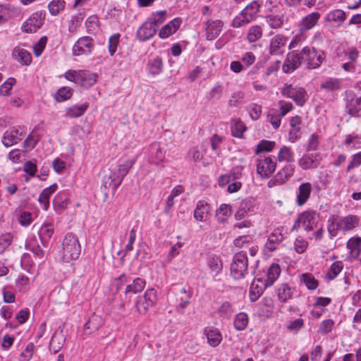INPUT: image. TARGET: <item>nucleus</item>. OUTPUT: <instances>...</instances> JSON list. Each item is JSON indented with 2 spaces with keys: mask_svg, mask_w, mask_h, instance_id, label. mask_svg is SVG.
<instances>
[{
  "mask_svg": "<svg viewBox=\"0 0 361 361\" xmlns=\"http://www.w3.org/2000/svg\"><path fill=\"white\" fill-rule=\"evenodd\" d=\"M358 223L359 219L355 216L348 215L340 219L333 216L328 220L327 230L331 236L335 237L339 231L345 233L353 230Z\"/></svg>",
  "mask_w": 361,
  "mask_h": 361,
  "instance_id": "nucleus-1",
  "label": "nucleus"
},
{
  "mask_svg": "<svg viewBox=\"0 0 361 361\" xmlns=\"http://www.w3.org/2000/svg\"><path fill=\"white\" fill-rule=\"evenodd\" d=\"M81 247L78 238L68 233L62 242L61 259L65 262H71L77 259L80 254Z\"/></svg>",
  "mask_w": 361,
  "mask_h": 361,
  "instance_id": "nucleus-2",
  "label": "nucleus"
},
{
  "mask_svg": "<svg viewBox=\"0 0 361 361\" xmlns=\"http://www.w3.org/2000/svg\"><path fill=\"white\" fill-rule=\"evenodd\" d=\"M301 54L304 63L310 69L319 68L326 58L323 50L310 46L304 47L301 50Z\"/></svg>",
  "mask_w": 361,
  "mask_h": 361,
  "instance_id": "nucleus-3",
  "label": "nucleus"
},
{
  "mask_svg": "<svg viewBox=\"0 0 361 361\" xmlns=\"http://www.w3.org/2000/svg\"><path fill=\"white\" fill-rule=\"evenodd\" d=\"M157 293L154 288L147 289L145 293L138 296L135 301V307L140 314H145L157 302Z\"/></svg>",
  "mask_w": 361,
  "mask_h": 361,
  "instance_id": "nucleus-4",
  "label": "nucleus"
},
{
  "mask_svg": "<svg viewBox=\"0 0 361 361\" xmlns=\"http://www.w3.org/2000/svg\"><path fill=\"white\" fill-rule=\"evenodd\" d=\"M248 259L243 252L236 253L231 264V274L235 279L244 278L248 273Z\"/></svg>",
  "mask_w": 361,
  "mask_h": 361,
  "instance_id": "nucleus-5",
  "label": "nucleus"
},
{
  "mask_svg": "<svg viewBox=\"0 0 361 361\" xmlns=\"http://www.w3.org/2000/svg\"><path fill=\"white\" fill-rule=\"evenodd\" d=\"M283 97L292 99L297 105L302 106L307 101L309 96L305 90L299 86L286 84L281 91Z\"/></svg>",
  "mask_w": 361,
  "mask_h": 361,
  "instance_id": "nucleus-6",
  "label": "nucleus"
},
{
  "mask_svg": "<svg viewBox=\"0 0 361 361\" xmlns=\"http://www.w3.org/2000/svg\"><path fill=\"white\" fill-rule=\"evenodd\" d=\"M257 173L262 178H269L275 171L276 161L271 157H264L256 161Z\"/></svg>",
  "mask_w": 361,
  "mask_h": 361,
  "instance_id": "nucleus-7",
  "label": "nucleus"
},
{
  "mask_svg": "<svg viewBox=\"0 0 361 361\" xmlns=\"http://www.w3.org/2000/svg\"><path fill=\"white\" fill-rule=\"evenodd\" d=\"M258 209L256 200L252 197L242 200L235 213V219L241 220L249 214H255Z\"/></svg>",
  "mask_w": 361,
  "mask_h": 361,
  "instance_id": "nucleus-8",
  "label": "nucleus"
},
{
  "mask_svg": "<svg viewBox=\"0 0 361 361\" xmlns=\"http://www.w3.org/2000/svg\"><path fill=\"white\" fill-rule=\"evenodd\" d=\"M44 13L37 11L32 13L22 25V30L27 33L35 32L44 23Z\"/></svg>",
  "mask_w": 361,
  "mask_h": 361,
  "instance_id": "nucleus-9",
  "label": "nucleus"
},
{
  "mask_svg": "<svg viewBox=\"0 0 361 361\" xmlns=\"http://www.w3.org/2000/svg\"><path fill=\"white\" fill-rule=\"evenodd\" d=\"M303 227L306 231H312L316 226V213L308 210L301 213L295 223L294 227Z\"/></svg>",
  "mask_w": 361,
  "mask_h": 361,
  "instance_id": "nucleus-10",
  "label": "nucleus"
},
{
  "mask_svg": "<svg viewBox=\"0 0 361 361\" xmlns=\"http://www.w3.org/2000/svg\"><path fill=\"white\" fill-rule=\"evenodd\" d=\"M93 45V39L91 37H80L73 47V54L74 56L90 54L92 52Z\"/></svg>",
  "mask_w": 361,
  "mask_h": 361,
  "instance_id": "nucleus-11",
  "label": "nucleus"
},
{
  "mask_svg": "<svg viewBox=\"0 0 361 361\" xmlns=\"http://www.w3.org/2000/svg\"><path fill=\"white\" fill-rule=\"evenodd\" d=\"M288 38L282 35L274 36L269 42V54L274 56L282 55L285 52Z\"/></svg>",
  "mask_w": 361,
  "mask_h": 361,
  "instance_id": "nucleus-12",
  "label": "nucleus"
},
{
  "mask_svg": "<svg viewBox=\"0 0 361 361\" xmlns=\"http://www.w3.org/2000/svg\"><path fill=\"white\" fill-rule=\"evenodd\" d=\"M295 172V166L292 164L285 165L271 180L268 185L272 187L275 185H281L287 181Z\"/></svg>",
  "mask_w": 361,
  "mask_h": 361,
  "instance_id": "nucleus-13",
  "label": "nucleus"
},
{
  "mask_svg": "<svg viewBox=\"0 0 361 361\" xmlns=\"http://www.w3.org/2000/svg\"><path fill=\"white\" fill-rule=\"evenodd\" d=\"M283 240V235L282 234L281 230L279 228L274 229V231L269 235L268 239L264 244V251L267 254L269 252H272L276 250Z\"/></svg>",
  "mask_w": 361,
  "mask_h": 361,
  "instance_id": "nucleus-14",
  "label": "nucleus"
},
{
  "mask_svg": "<svg viewBox=\"0 0 361 361\" xmlns=\"http://www.w3.org/2000/svg\"><path fill=\"white\" fill-rule=\"evenodd\" d=\"M321 159L322 157L319 153L306 154L298 159V165L303 170L316 169L319 166Z\"/></svg>",
  "mask_w": 361,
  "mask_h": 361,
  "instance_id": "nucleus-15",
  "label": "nucleus"
},
{
  "mask_svg": "<svg viewBox=\"0 0 361 361\" xmlns=\"http://www.w3.org/2000/svg\"><path fill=\"white\" fill-rule=\"evenodd\" d=\"M321 18L319 12H312L304 16L298 23V30L301 32H307L312 29Z\"/></svg>",
  "mask_w": 361,
  "mask_h": 361,
  "instance_id": "nucleus-16",
  "label": "nucleus"
},
{
  "mask_svg": "<svg viewBox=\"0 0 361 361\" xmlns=\"http://www.w3.org/2000/svg\"><path fill=\"white\" fill-rule=\"evenodd\" d=\"M157 29L152 23L147 20L137 30L136 36L140 42L151 39L157 32Z\"/></svg>",
  "mask_w": 361,
  "mask_h": 361,
  "instance_id": "nucleus-17",
  "label": "nucleus"
},
{
  "mask_svg": "<svg viewBox=\"0 0 361 361\" xmlns=\"http://www.w3.org/2000/svg\"><path fill=\"white\" fill-rule=\"evenodd\" d=\"M302 62L303 58H302L301 51L299 53H294L288 54L284 64L283 65V71L285 73H291L297 68H298Z\"/></svg>",
  "mask_w": 361,
  "mask_h": 361,
  "instance_id": "nucleus-18",
  "label": "nucleus"
},
{
  "mask_svg": "<svg viewBox=\"0 0 361 361\" xmlns=\"http://www.w3.org/2000/svg\"><path fill=\"white\" fill-rule=\"evenodd\" d=\"M207 342L212 347L218 346L222 341V334L219 329L214 326H207L204 330Z\"/></svg>",
  "mask_w": 361,
  "mask_h": 361,
  "instance_id": "nucleus-19",
  "label": "nucleus"
},
{
  "mask_svg": "<svg viewBox=\"0 0 361 361\" xmlns=\"http://www.w3.org/2000/svg\"><path fill=\"white\" fill-rule=\"evenodd\" d=\"M224 23L219 20H208L207 23V39L213 40L217 37L223 30Z\"/></svg>",
  "mask_w": 361,
  "mask_h": 361,
  "instance_id": "nucleus-20",
  "label": "nucleus"
},
{
  "mask_svg": "<svg viewBox=\"0 0 361 361\" xmlns=\"http://www.w3.org/2000/svg\"><path fill=\"white\" fill-rule=\"evenodd\" d=\"M180 24L181 20L180 18H174L160 30L159 37L161 39L168 38L177 31L180 26Z\"/></svg>",
  "mask_w": 361,
  "mask_h": 361,
  "instance_id": "nucleus-21",
  "label": "nucleus"
},
{
  "mask_svg": "<svg viewBox=\"0 0 361 361\" xmlns=\"http://www.w3.org/2000/svg\"><path fill=\"white\" fill-rule=\"evenodd\" d=\"M21 133L17 128H13L8 130L4 134L2 137V143L6 147H11L17 144L21 140Z\"/></svg>",
  "mask_w": 361,
  "mask_h": 361,
  "instance_id": "nucleus-22",
  "label": "nucleus"
},
{
  "mask_svg": "<svg viewBox=\"0 0 361 361\" xmlns=\"http://www.w3.org/2000/svg\"><path fill=\"white\" fill-rule=\"evenodd\" d=\"M312 189V187L310 183H304L300 185L296 195L298 205L302 206L308 200Z\"/></svg>",
  "mask_w": 361,
  "mask_h": 361,
  "instance_id": "nucleus-23",
  "label": "nucleus"
},
{
  "mask_svg": "<svg viewBox=\"0 0 361 361\" xmlns=\"http://www.w3.org/2000/svg\"><path fill=\"white\" fill-rule=\"evenodd\" d=\"M209 209L207 202L199 201L194 211V218L198 221H206L209 215Z\"/></svg>",
  "mask_w": 361,
  "mask_h": 361,
  "instance_id": "nucleus-24",
  "label": "nucleus"
},
{
  "mask_svg": "<svg viewBox=\"0 0 361 361\" xmlns=\"http://www.w3.org/2000/svg\"><path fill=\"white\" fill-rule=\"evenodd\" d=\"M165 157L164 151L157 145H152L149 147V162L158 165L162 162Z\"/></svg>",
  "mask_w": 361,
  "mask_h": 361,
  "instance_id": "nucleus-25",
  "label": "nucleus"
},
{
  "mask_svg": "<svg viewBox=\"0 0 361 361\" xmlns=\"http://www.w3.org/2000/svg\"><path fill=\"white\" fill-rule=\"evenodd\" d=\"M89 107V104L85 102L82 104L73 105L65 109V116L66 118H78L82 116Z\"/></svg>",
  "mask_w": 361,
  "mask_h": 361,
  "instance_id": "nucleus-26",
  "label": "nucleus"
},
{
  "mask_svg": "<svg viewBox=\"0 0 361 361\" xmlns=\"http://www.w3.org/2000/svg\"><path fill=\"white\" fill-rule=\"evenodd\" d=\"M281 274V268L277 264H272L268 269L266 279L264 281L265 287L271 286Z\"/></svg>",
  "mask_w": 361,
  "mask_h": 361,
  "instance_id": "nucleus-27",
  "label": "nucleus"
},
{
  "mask_svg": "<svg viewBox=\"0 0 361 361\" xmlns=\"http://www.w3.org/2000/svg\"><path fill=\"white\" fill-rule=\"evenodd\" d=\"M347 248L349 250L350 256L353 259H357L361 252V238L353 237L347 243Z\"/></svg>",
  "mask_w": 361,
  "mask_h": 361,
  "instance_id": "nucleus-28",
  "label": "nucleus"
},
{
  "mask_svg": "<svg viewBox=\"0 0 361 361\" xmlns=\"http://www.w3.org/2000/svg\"><path fill=\"white\" fill-rule=\"evenodd\" d=\"M13 56L22 65L27 66L32 61L30 52L20 47H16L13 50Z\"/></svg>",
  "mask_w": 361,
  "mask_h": 361,
  "instance_id": "nucleus-29",
  "label": "nucleus"
},
{
  "mask_svg": "<svg viewBox=\"0 0 361 361\" xmlns=\"http://www.w3.org/2000/svg\"><path fill=\"white\" fill-rule=\"evenodd\" d=\"M97 80V75L87 71L82 70L78 85L89 88L94 85Z\"/></svg>",
  "mask_w": 361,
  "mask_h": 361,
  "instance_id": "nucleus-30",
  "label": "nucleus"
},
{
  "mask_svg": "<svg viewBox=\"0 0 361 361\" xmlns=\"http://www.w3.org/2000/svg\"><path fill=\"white\" fill-rule=\"evenodd\" d=\"M65 343V337L62 333V331H55L51 337L49 343V348L51 350L54 351V353L59 352L62 347L63 346Z\"/></svg>",
  "mask_w": 361,
  "mask_h": 361,
  "instance_id": "nucleus-31",
  "label": "nucleus"
},
{
  "mask_svg": "<svg viewBox=\"0 0 361 361\" xmlns=\"http://www.w3.org/2000/svg\"><path fill=\"white\" fill-rule=\"evenodd\" d=\"M163 66V61L160 57L152 59L149 60L147 65L148 73L152 75H159L162 72Z\"/></svg>",
  "mask_w": 361,
  "mask_h": 361,
  "instance_id": "nucleus-32",
  "label": "nucleus"
},
{
  "mask_svg": "<svg viewBox=\"0 0 361 361\" xmlns=\"http://www.w3.org/2000/svg\"><path fill=\"white\" fill-rule=\"evenodd\" d=\"M277 160L279 162L286 161L288 163L293 162L295 160L294 152L292 148L288 146L283 145L280 147L277 154Z\"/></svg>",
  "mask_w": 361,
  "mask_h": 361,
  "instance_id": "nucleus-33",
  "label": "nucleus"
},
{
  "mask_svg": "<svg viewBox=\"0 0 361 361\" xmlns=\"http://www.w3.org/2000/svg\"><path fill=\"white\" fill-rule=\"evenodd\" d=\"M343 269V264L341 261L334 262L325 274L324 279L330 281L336 279Z\"/></svg>",
  "mask_w": 361,
  "mask_h": 361,
  "instance_id": "nucleus-34",
  "label": "nucleus"
},
{
  "mask_svg": "<svg viewBox=\"0 0 361 361\" xmlns=\"http://www.w3.org/2000/svg\"><path fill=\"white\" fill-rule=\"evenodd\" d=\"M180 298L178 299V304L176 307V310L178 312H183L190 303L192 293L185 288H183L180 290Z\"/></svg>",
  "mask_w": 361,
  "mask_h": 361,
  "instance_id": "nucleus-35",
  "label": "nucleus"
},
{
  "mask_svg": "<svg viewBox=\"0 0 361 361\" xmlns=\"http://www.w3.org/2000/svg\"><path fill=\"white\" fill-rule=\"evenodd\" d=\"M346 19L345 13L341 9H335L329 11L326 16V20L328 22L337 23L341 25Z\"/></svg>",
  "mask_w": 361,
  "mask_h": 361,
  "instance_id": "nucleus-36",
  "label": "nucleus"
},
{
  "mask_svg": "<svg viewBox=\"0 0 361 361\" xmlns=\"http://www.w3.org/2000/svg\"><path fill=\"white\" fill-rule=\"evenodd\" d=\"M262 283V280L258 279L257 281H253L250 288V299L252 302L257 301L259 298L262 295L264 288H266L264 284L259 286L258 283Z\"/></svg>",
  "mask_w": 361,
  "mask_h": 361,
  "instance_id": "nucleus-37",
  "label": "nucleus"
},
{
  "mask_svg": "<svg viewBox=\"0 0 361 361\" xmlns=\"http://www.w3.org/2000/svg\"><path fill=\"white\" fill-rule=\"evenodd\" d=\"M146 282L144 279L140 278L135 279L133 282L128 284L125 290L126 293L135 294L141 292L145 287Z\"/></svg>",
  "mask_w": 361,
  "mask_h": 361,
  "instance_id": "nucleus-38",
  "label": "nucleus"
},
{
  "mask_svg": "<svg viewBox=\"0 0 361 361\" xmlns=\"http://www.w3.org/2000/svg\"><path fill=\"white\" fill-rule=\"evenodd\" d=\"M54 233V225L50 223H44L39 231V236L43 244L46 243Z\"/></svg>",
  "mask_w": 361,
  "mask_h": 361,
  "instance_id": "nucleus-39",
  "label": "nucleus"
},
{
  "mask_svg": "<svg viewBox=\"0 0 361 361\" xmlns=\"http://www.w3.org/2000/svg\"><path fill=\"white\" fill-rule=\"evenodd\" d=\"M207 266L211 273L217 275L223 268V263L219 257L212 255L208 258Z\"/></svg>",
  "mask_w": 361,
  "mask_h": 361,
  "instance_id": "nucleus-40",
  "label": "nucleus"
},
{
  "mask_svg": "<svg viewBox=\"0 0 361 361\" xmlns=\"http://www.w3.org/2000/svg\"><path fill=\"white\" fill-rule=\"evenodd\" d=\"M278 298L281 302H286L293 297V290L287 284H281L277 288Z\"/></svg>",
  "mask_w": 361,
  "mask_h": 361,
  "instance_id": "nucleus-41",
  "label": "nucleus"
},
{
  "mask_svg": "<svg viewBox=\"0 0 361 361\" xmlns=\"http://www.w3.org/2000/svg\"><path fill=\"white\" fill-rule=\"evenodd\" d=\"M232 214V207L230 204H222L216 212V217L219 222H224Z\"/></svg>",
  "mask_w": 361,
  "mask_h": 361,
  "instance_id": "nucleus-42",
  "label": "nucleus"
},
{
  "mask_svg": "<svg viewBox=\"0 0 361 361\" xmlns=\"http://www.w3.org/2000/svg\"><path fill=\"white\" fill-rule=\"evenodd\" d=\"M109 178L110 179V181H104L103 183L104 188H108L112 186L114 190H116L121 184L124 178L121 176L118 173V171H115L110 173Z\"/></svg>",
  "mask_w": 361,
  "mask_h": 361,
  "instance_id": "nucleus-43",
  "label": "nucleus"
},
{
  "mask_svg": "<svg viewBox=\"0 0 361 361\" xmlns=\"http://www.w3.org/2000/svg\"><path fill=\"white\" fill-rule=\"evenodd\" d=\"M248 322V315L243 312H239L235 317L233 322L234 327L238 331H243L247 327Z\"/></svg>",
  "mask_w": 361,
  "mask_h": 361,
  "instance_id": "nucleus-44",
  "label": "nucleus"
},
{
  "mask_svg": "<svg viewBox=\"0 0 361 361\" xmlns=\"http://www.w3.org/2000/svg\"><path fill=\"white\" fill-rule=\"evenodd\" d=\"M240 176L241 173L239 171H234L231 173L221 175L219 178V185L221 188L225 187L226 185H229L231 181L238 179Z\"/></svg>",
  "mask_w": 361,
  "mask_h": 361,
  "instance_id": "nucleus-45",
  "label": "nucleus"
},
{
  "mask_svg": "<svg viewBox=\"0 0 361 361\" xmlns=\"http://www.w3.org/2000/svg\"><path fill=\"white\" fill-rule=\"evenodd\" d=\"M347 111L353 116H361V96L350 101L347 106Z\"/></svg>",
  "mask_w": 361,
  "mask_h": 361,
  "instance_id": "nucleus-46",
  "label": "nucleus"
},
{
  "mask_svg": "<svg viewBox=\"0 0 361 361\" xmlns=\"http://www.w3.org/2000/svg\"><path fill=\"white\" fill-rule=\"evenodd\" d=\"M300 281L303 283L309 290H315L319 285L318 281L309 273L302 274L300 276Z\"/></svg>",
  "mask_w": 361,
  "mask_h": 361,
  "instance_id": "nucleus-47",
  "label": "nucleus"
},
{
  "mask_svg": "<svg viewBox=\"0 0 361 361\" xmlns=\"http://www.w3.org/2000/svg\"><path fill=\"white\" fill-rule=\"evenodd\" d=\"M262 36V28L259 25L251 26L247 32V39L250 43L255 42Z\"/></svg>",
  "mask_w": 361,
  "mask_h": 361,
  "instance_id": "nucleus-48",
  "label": "nucleus"
},
{
  "mask_svg": "<svg viewBox=\"0 0 361 361\" xmlns=\"http://www.w3.org/2000/svg\"><path fill=\"white\" fill-rule=\"evenodd\" d=\"M65 6L64 0H52L48 4V9L51 16H56L64 9Z\"/></svg>",
  "mask_w": 361,
  "mask_h": 361,
  "instance_id": "nucleus-49",
  "label": "nucleus"
},
{
  "mask_svg": "<svg viewBox=\"0 0 361 361\" xmlns=\"http://www.w3.org/2000/svg\"><path fill=\"white\" fill-rule=\"evenodd\" d=\"M73 94V90L68 87H61L55 94L54 98L57 102H63L69 99Z\"/></svg>",
  "mask_w": 361,
  "mask_h": 361,
  "instance_id": "nucleus-50",
  "label": "nucleus"
},
{
  "mask_svg": "<svg viewBox=\"0 0 361 361\" xmlns=\"http://www.w3.org/2000/svg\"><path fill=\"white\" fill-rule=\"evenodd\" d=\"M245 93L241 91H237L232 93L228 104L230 107H238L244 103Z\"/></svg>",
  "mask_w": 361,
  "mask_h": 361,
  "instance_id": "nucleus-51",
  "label": "nucleus"
},
{
  "mask_svg": "<svg viewBox=\"0 0 361 361\" xmlns=\"http://www.w3.org/2000/svg\"><path fill=\"white\" fill-rule=\"evenodd\" d=\"M266 22L272 29H279L283 24V16L279 15H269L265 17Z\"/></svg>",
  "mask_w": 361,
  "mask_h": 361,
  "instance_id": "nucleus-52",
  "label": "nucleus"
},
{
  "mask_svg": "<svg viewBox=\"0 0 361 361\" xmlns=\"http://www.w3.org/2000/svg\"><path fill=\"white\" fill-rule=\"evenodd\" d=\"M259 11V4L254 1L248 4L243 10V15L246 16L252 20Z\"/></svg>",
  "mask_w": 361,
  "mask_h": 361,
  "instance_id": "nucleus-53",
  "label": "nucleus"
},
{
  "mask_svg": "<svg viewBox=\"0 0 361 361\" xmlns=\"http://www.w3.org/2000/svg\"><path fill=\"white\" fill-rule=\"evenodd\" d=\"M340 80L337 78H328L321 84V87L328 91H334L340 88Z\"/></svg>",
  "mask_w": 361,
  "mask_h": 361,
  "instance_id": "nucleus-54",
  "label": "nucleus"
},
{
  "mask_svg": "<svg viewBox=\"0 0 361 361\" xmlns=\"http://www.w3.org/2000/svg\"><path fill=\"white\" fill-rule=\"evenodd\" d=\"M183 192V189L180 185H177L172 190L170 195L168 197L166 200V209L167 211H169L174 205V198L180 195Z\"/></svg>",
  "mask_w": 361,
  "mask_h": 361,
  "instance_id": "nucleus-55",
  "label": "nucleus"
},
{
  "mask_svg": "<svg viewBox=\"0 0 361 361\" xmlns=\"http://www.w3.org/2000/svg\"><path fill=\"white\" fill-rule=\"evenodd\" d=\"M135 161L134 159H128L118 166L117 171L121 177L124 178L128 174L129 170L135 164Z\"/></svg>",
  "mask_w": 361,
  "mask_h": 361,
  "instance_id": "nucleus-56",
  "label": "nucleus"
},
{
  "mask_svg": "<svg viewBox=\"0 0 361 361\" xmlns=\"http://www.w3.org/2000/svg\"><path fill=\"white\" fill-rule=\"evenodd\" d=\"M246 130L245 125L240 121H235L231 126L232 135L235 137H242L244 132Z\"/></svg>",
  "mask_w": 361,
  "mask_h": 361,
  "instance_id": "nucleus-57",
  "label": "nucleus"
},
{
  "mask_svg": "<svg viewBox=\"0 0 361 361\" xmlns=\"http://www.w3.org/2000/svg\"><path fill=\"white\" fill-rule=\"evenodd\" d=\"M166 16V11H161L153 13L147 20L152 22V25L157 29V27L165 20Z\"/></svg>",
  "mask_w": 361,
  "mask_h": 361,
  "instance_id": "nucleus-58",
  "label": "nucleus"
},
{
  "mask_svg": "<svg viewBox=\"0 0 361 361\" xmlns=\"http://www.w3.org/2000/svg\"><path fill=\"white\" fill-rule=\"evenodd\" d=\"M16 83V79L9 78L0 86V95L8 96L11 94V90Z\"/></svg>",
  "mask_w": 361,
  "mask_h": 361,
  "instance_id": "nucleus-59",
  "label": "nucleus"
},
{
  "mask_svg": "<svg viewBox=\"0 0 361 361\" xmlns=\"http://www.w3.org/2000/svg\"><path fill=\"white\" fill-rule=\"evenodd\" d=\"M13 235L11 233H5L0 235V254L11 245L13 241Z\"/></svg>",
  "mask_w": 361,
  "mask_h": 361,
  "instance_id": "nucleus-60",
  "label": "nucleus"
},
{
  "mask_svg": "<svg viewBox=\"0 0 361 361\" xmlns=\"http://www.w3.org/2000/svg\"><path fill=\"white\" fill-rule=\"evenodd\" d=\"M39 140L38 136L35 134H30L27 136L25 140L23 142V148L26 152H30L37 145Z\"/></svg>",
  "mask_w": 361,
  "mask_h": 361,
  "instance_id": "nucleus-61",
  "label": "nucleus"
},
{
  "mask_svg": "<svg viewBox=\"0 0 361 361\" xmlns=\"http://www.w3.org/2000/svg\"><path fill=\"white\" fill-rule=\"evenodd\" d=\"M306 39L304 32H301L298 30V32L295 34L292 40L290 41L288 47L290 49L296 48Z\"/></svg>",
  "mask_w": 361,
  "mask_h": 361,
  "instance_id": "nucleus-62",
  "label": "nucleus"
},
{
  "mask_svg": "<svg viewBox=\"0 0 361 361\" xmlns=\"http://www.w3.org/2000/svg\"><path fill=\"white\" fill-rule=\"evenodd\" d=\"M252 20L247 16V15H243V11H242V12L233 19L232 26L235 28L240 27L248 24Z\"/></svg>",
  "mask_w": 361,
  "mask_h": 361,
  "instance_id": "nucleus-63",
  "label": "nucleus"
},
{
  "mask_svg": "<svg viewBox=\"0 0 361 361\" xmlns=\"http://www.w3.org/2000/svg\"><path fill=\"white\" fill-rule=\"evenodd\" d=\"M276 143L274 141L262 140L257 146L256 153L264 152H271L274 147Z\"/></svg>",
  "mask_w": 361,
  "mask_h": 361,
  "instance_id": "nucleus-64",
  "label": "nucleus"
}]
</instances>
